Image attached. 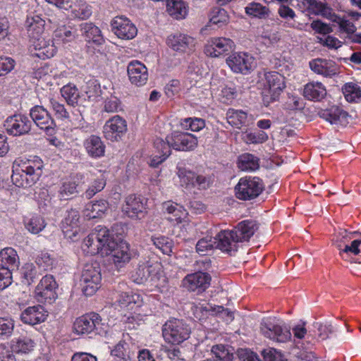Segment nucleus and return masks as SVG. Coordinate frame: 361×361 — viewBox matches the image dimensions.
<instances>
[{"label":"nucleus","mask_w":361,"mask_h":361,"mask_svg":"<svg viewBox=\"0 0 361 361\" xmlns=\"http://www.w3.org/2000/svg\"><path fill=\"white\" fill-rule=\"evenodd\" d=\"M166 8L169 14L176 19L184 18L187 9L182 0H166Z\"/></svg>","instance_id":"obj_42"},{"label":"nucleus","mask_w":361,"mask_h":361,"mask_svg":"<svg viewBox=\"0 0 361 361\" xmlns=\"http://www.w3.org/2000/svg\"><path fill=\"white\" fill-rule=\"evenodd\" d=\"M44 25L45 21L40 16L37 15L27 16L25 26L30 39L43 35L44 34Z\"/></svg>","instance_id":"obj_35"},{"label":"nucleus","mask_w":361,"mask_h":361,"mask_svg":"<svg viewBox=\"0 0 361 361\" xmlns=\"http://www.w3.org/2000/svg\"><path fill=\"white\" fill-rule=\"evenodd\" d=\"M20 264L17 252L12 247H6L0 252V267L9 269L11 274L18 269Z\"/></svg>","instance_id":"obj_34"},{"label":"nucleus","mask_w":361,"mask_h":361,"mask_svg":"<svg viewBox=\"0 0 361 361\" xmlns=\"http://www.w3.org/2000/svg\"><path fill=\"white\" fill-rule=\"evenodd\" d=\"M170 135L163 140L160 137H157L154 141V147L157 153L150 161V166L152 167H157L160 164L169 157L171 153L172 145L169 140Z\"/></svg>","instance_id":"obj_26"},{"label":"nucleus","mask_w":361,"mask_h":361,"mask_svg":"<svg viewBox=\"0 0 361 361\" xmlns=\"http://www.w3.org/2000/svg\"><path fill=\"white\" fill-rule=\"evenodd\" d=\"M245 13L250 16L267 19L270 17L271 11L269 8L257 2H251L245 8Z\"/></svg>","instance_id":"obj_41"},{"label":"nucleus","mask_w":361,"mask_h":361,"mask_svg":"<svg viewBox=\"0 0 361 361\" xmlns=\"http://www.w3.org/2000/svg\"><path fill=\"white\" fill-rule=\"evenodd\" d=\"M238 356L240 361H262L256 353L248 349H239Z\"/></svg>","instance_id":"obj_62"},{"label":"nucleus","mask_w":361,"mask_h":361,"mask_svg":"<svg viewBox=\"0 0 361 361\" xmlns=\"http://www.w3.org/2000/svg\"><path fill=\"white\" fill-rule=\"evenodd\" d=\"M228 19V15L225 9L214 8L212 12L209 23L216 25L218 27H221L227 24Z\"/></svg>","instance_id":"obj_46"},{"label":"nucleus","mask_w":361,"mask_h":361,"mask_svg":"<svg viewBox=\"0 0 361 361\" xmlns=\"http://www.w3.org/2000/svg\"><path fill=\"white\" fill-rule=\"evenodd\" d=\"M127 71L131 83L137 86L145 85L148 80L147 67L138 61H133L129 63Z\"/></svg>","instance_id":"obj_25"},{"label":"nucleus","mask_w":361,"mask_h":361,"mask_svg":"<svg viewBox=\"0 0 361 361\" xmlns=\"http://www.w3.org/2000/svg\"><path fill=\"white\" fill-rule=\"evenodd\" d=\"M109 202L105 200L91 202L85 205L83 214L87 219L101 218L108 210Z\"/></svg>","instance_id":"obj_36"},{"label":"nucleus","mask_w":361,"mask_h":361,"mask_svg":"<svg viewBox=\"0 0 361 361\" xmlns=\"http://www.w3.org/2000/svg\"><path fill=\"white\" fill-rule=\"evenodd\" d=\"M15 66V61L10 57L0 56V76L11 72Z\"/></svg>","instance_id":"obj_58"},{"label":"nucleus","mask_w":361,"mask_h":361,"mask_svg":"<svg viewBox=\"0 0 361 361\" xmlns=\"http://www.w3.org/2000/svg\"><path fill=\"white\" fill-rule=\"evenodd\" d=\"M226 63L235 73L246 75L255 67V58L247 52L231 54L226 59Z\"/></svg>","instance_id":"obj_9"},{"label":"nucleus","mask_w":361,"mask_h":361,"mask_svg":"<svg viewBox=\"0 0 361 361\" xmlns=\"http://www.w3.org/2000/svg\"><path fill=\"white\" fill-rule=\"evenodd\" d=\"M92 13V7L87 4H82L73 10L74 16L81 20L87 19L91 16Z\"/></svg>","instance_id":"obj_59"},{"label":"nucleus","mask_w":361,"mask_h":361,"mask_svg":"<svg viewBox=\"0 0 361 361\" xmlns=\"http://www.w3.org/2000/svg\"><path fill=\"white\" fill-rule=\"evenodd\" d=\"M107 246L109 247V250H106L102 254L109 256V260L116 269L119 270L129 262L131 255L129 245L126 241L110 242Z\"/></svg>","instance_id":"obj_6"},{"label":"nucleus","mask_w":361,"mask_h":361,"mask_svg":"<svg viewBox=\"0 0 361 361\" xmlns=\"http://www.w3.org/2000/svg\"><path fill=\"white\" fill-rule=\"evenodd\" d=\"M121 107L120 100L116 97H110L105 100L104 110L109 113H114L118 111Z\"/></svg>","instance_id":"obj_61"},{"label":"nucleus","mask_w":361,"mask_h":361,"mask_svg":"<svg viewBox=\"0 0 361 361\" xmlns=\"http://www.w3.org/2000/svg\"><path fill=\"white\" fill-rule=\"evenodd\" d=\"M57 287L58 285L53 276H44L35 288L37 299L40 302L52 303L57 298L56 293Z\"/></svg>","instance_id":"obj_10"},{"label":"nucleus","mask_w":361,"mask_h":361,"mask_svg":"<svg viewBox=\"0 0 361 361\" xmlns=\"http://www.w3.org/2000/svg\"><path fill=\"white\" fill-rule=\"evenodd\" d=\"M259 228L258 223L255 220H244L237 224L232 230L220 232L224 242L231 248H228V255H234L238 248V243L247 242Z\"/></svg>","instance_id":"obj_1"},{"label":"nucleus","mask_w":361,"mask_h":361,"mask_svg":"<svg viewBox=\"0 0 361 361\" xmlns=\"http://www.w3.org/2000/svg\"><path fill=\"white\" fill-rule=\"evenodd\" d=\"M0 361H16L13 350L4 344H0Z\"/></svg>","instance_id":"obj_64"},{"label":"nucleus","mask_w":361,"mask_h":361,"mask_svg":"<svg viewBox=\"0 0 361 361\" xmlns=\"http://www.w3.org/2000/svg\"><path fill=\"white\" fill-rule=\"evenodd\" d=\"M194 316L196 319L202 320L211 316H220L223 319L233 321L234 319L233 312L228 309H225L223 306H212L207 304L206 306L202 305H194L191 307Z\"/></svg>","instance_id":"obj_15"},{"label":"nucleus","mask_w":361,"mask_h":361,"mask_svg":"<svg viewBox=\"0 0 361 361\" xmlns=\"http://www.w3.org/2000/svg\"><path fill=\"white\" fill-rule=\"evenodd\" d=\"M51 107L53 110L55 112L56 116L57 118L60 119H66L69 117L68 112L66 111V109L64 107L63 104H61L56 102V100L51 99L50 101Z\"/></svg>","instance_id":"obj_63"},{"label":"nucleus","mask_w":361,"mask_h":361,"mask_svg":"<svg viewBox=\"0 0 361 361\" xmlns=\"http://www.w3.org/2000/svg\"><path fill=\"white\" fill-rule=\"evenodd\" d=\"M82 35L88 42H92L96 44H102L104 38L101 30L92 23H84L80 25Z\"/></svg>","instance_id":"obj_40"},{"label":"nucleus","mask_w":361,"mask_h":361,"mask_svg":"<svg viewBox=\"0 0 361 361\" xmlns=\"http://www.w3.org/2000/svg\"><path fill=\"white\" fill-rule=\"evenodd\" d=\"M247 113L242 110L229 109L227 112V120L230 125L240 129L247 122Z\"/></svg>","instance_id":"obj_43"},{"label":"nucleus","mask_w":361,"mask_h":361,"mask_svg":"<svg viewBox=\"0 0 361 361\" xmlns=\"http://www.w3.org/2000/svg\"><path fill=\"white\" fill-rule=\"evenodd\" d=\"M304 5L310 14L321 16L328 19H331L334 16L332 8L327 4L318 0H305Z\"/></svg>","instance_id":"obj_37"},{"label":"nucleus","mask_w":361,"mask_h":361,"mask_svg":"<svg viewBox=\"0 0 361 361\" xmlns=\"http://www.w3.org/2000/svg\"><path fill=\"white\" fill-rule=\"evenodd\" d=\"M260 330L265 337L278 343H286L291 338V333L288 327L270 322H262L260 324Z\"/></svg>","instance_id":"obj_16"},{"label":"nucleus","mask_w":361,"mask_h":361,"mask_svg":"<svg viewBox=\"0 0 361 361\" xmlns=\"http://www.w3.org/2000/svg\"><path fill=\"white\" fill-rule=\"evenodd\" d=\"M238 167L242 171H255L259 168V159L251 154H243L239 157Z\"/></svg>","instance_id":"obj_45"},{"label":"nucleus","mask_w":361,"mask_h":361,"mask_svg":"<svg viewBox=\"0 0 361 361\" xmlns=\"http://www.w3.org/2000/svg\"><path fill=\"white\" fill-rule=\"evenodd\" d=\"M212 352L214 355V361H232L233 355L230 353L223 345H216L212 347Z\"/></svg>","instance_id":"obj_52"},{"label":"nucleus","mask_w":361,"mask_h":361,"mask_svg":"<svg viewBox=\"0 0 361 361\" xmlns=\"http://www.w3.org/2000/svg\"><path fill=\"white\" fill-rule=\"evenodd\" d=\"M35 49L38 52L36 55L38 57L51 58L56 52V47L54 44L50 37L45 33L39 35L38 37L30 39Z\"/></svg>","instance_id":"obj_23"},{"label":"nucleus","mask_w":361,"mask_h":361,"mask_svg":"<svg viewBox=\"0 0 361 361\" xmlns=\"http://www.w3.org/2000/svg\"><path fill=\"white\" fill-rule=\"evenodd\" d=\"M109 234V231L104 226H98L85 240V245L90 248L92 254L102 253L109 250L107 245L110 242H115Z\"/></svg>","instance_id":"obj_5"},{"label":"nucleus","mask_w":361,"mask_h":361,"mask_svg":"<svg viewBox=\"0 0 361 361\" xmlns=\"http://www.w3.org/2000/svg\"><path fill=\"white\" fill-rule=\"evenodd\" d=\"M190 328L179 319H171L163 326L162 334L165 341L173 345H178L189 338Z\"/></svg>","instance_id":"obj_2"},{"label":"nucleus","mask_w":361,"mask_h":361,"mask_svg":"<svg viewBox=\"0 0 361 361\" xmlns=\"http://www.w3.org/2000/svg\"><path fill=\"white\" fill-rule=\"evenodd\" d=\"M125 345H128L126 343H118L111 351V355L117 357L123 361H127L131 358L130 352H127Z\"/></svg>","instance_id":"obj_57"},{"label":"nucleus","mask_w":361,"mask_h":361,"mask_svg":"<svg viewBox=\"0 0 361 361\" xmlns=\"http://www.w3.org/2000/svg\"><path fill=\"white\" fill-rule=\"evenodd\" d=\"M211 281L210 276L204 272L198 271L188 275L183 279V286L190 291L201 293L206 290L209 286Z\"/></svg>","instance_id":"obj_20"},{"label":"nucleus","mask_w":361,"mask_h":361,"mask_svg":"<svg viewBox=\"0 0 361 361\" xmlns=\"http://www.w3.org/2000/svg\"><path fill=\"white\" fill-rule=\"evenodd\" d=\"M30 116L41 130H44L48 135L54 133L56 124L48 111L42 106H35L30 111Z\"/></svg>","instance_id":"obj_11"},{"label":"nucleus","mask_w":361,"mask_h":361,"mask_svg":"<svg viewBox=\"0 0 361 361\" xmlns=\"http://www.w3.org/2000/svg\"><path fill=\"white\" fill-rule=\"evenodd\" d=\"M150 240L153 245L164 254L169 255L172 252L173 243L169 238L163 235L157 237L152 236Z\"/></svg>","instance_id":"obj_48"},{"label":"nucleus","mask_w":361,"mask_h":361,"mask_svg":"<svg viewBox=\"0 0 361 361\" xmlns=\"http://www.w3.org/2000/svg\"><path fill=\"white\" fill-rule=\"evenodd\" d=\"M127 131V123L120 116L109 118L103 127L104 137L111 142H117L124 136Z\"/></svg>","instance_id":"obj_12"},{"label":"nucleus","mask_w":361,"mask_h":361,"mask_svg":"<svg viewBox=\"0 0 361 361\" xmlns=\"http://www.w3.org/2000/svg\"><path fill=\"white\" fill-rule=\"evenodd\" d=\"M85 183L84 176L81 173H76L64 179L60 188V194L64 198H69L70 196L78 193Z\"/></svg>","instance_id":"obj_27"},{"label":"nucleus","mask_w":361,"mask_h":361,"mask_svg":"<svg viewBox=\"0 0 361 361\" xmlns=\"http://www.w3.org/2000/svg\"><path fill=\"white\" fill-rule=\"evenodd\" d=\"M264 189L259 177H243L235 187L236 197L241 200H250L257 197Z\"/></svg>","instance_id":"obj_3"},{"label":"nucleus","mask_w":361,"mask_h":361,"mask_svg":"<svg viewBox=\"0 0 361 361\" xmlns=\"http://www.w3.org/2000/svg\"><path fill=\"white\" fill-rule=\"evenodd\" d=\"M178 204L171 202H165L163 203V209L168 214H173L176 219H181L183 213L182 207H177Z\"/></svg>","instance_id":"obj_60"},{"label":"nucleus","mask_w":361,"mask_h":361,"mask_svg":"<svg viewBox=\"0 0 361 361\" xmlns=\"http://www.w3.org/2000/svg\"><path fill=\"white\" fill-rule=\"evenodd\" d=\"M112 32L120 39H132L137 33L136 26L126 17L118 16L111 22Z\"/></svg>","instance_id":"obj_13"},{"label":"nucleus","mask_w":361,"mask_h":361,"mask_svg":"<svg viewBox=\"0 0 361 361\" xmlns=\"http://www.w3.org/2000/svg\"><path fill=\"white\" fill-rule=\"evenodd\" d=\"M106 183V179L102 175L100 177L95 178L85 192V197L87 199H91L97 192L102 191L104 188Z\"/></svg>","instance_id":"obj_49"},{"label":"nucleus","mask_w":361,"mask_h":361,"mask_svg":"<svg viewBox=\"0 0 361 361\" xmlns=\"http://www.w3.org/2000/svg\"><path fill=\"white\" fill-rule=\"evenodd\" d=\"M319 116L331 125L345 126L348 123V114L338 106L322 109Z\"/></svg>","instance_id":"obj_21"},{"label":"nucleus","mask_w":361,"mask_h":361,"mask_svg":"<svg viewBox=\"0 0 361 361\" xmlns=\"http://www.w3.org/2000/svg\"><path fill=\"white\" fill-rule=\"evenodd\" d=\"M231 248L228 245H226V242L223 241L221 239V236H220V233H219L216 237L214 238H204L198 240L196 245V250L197 252L202 255H205V252L207 250H211L213 248H218L224 252H226L228 254V249Z\"/></svg>","instance_id":"obj_28"},{"label":"nucleus","mask_w":361,"mask_h":361,"mask_svg":"<svg viewBox=\"0 0 361 361\" xmlns=\"http://www.w3.org/2000/svg\"><path fill=\"white\" fill-rule=\"evenodd\" d=\"M234 48V42L228 38H213L210 44L206 48V53L213 57H218L231 52Z\"/></svg>","instance_id":"obj_24"},{"label":"nucleus","mask_w":361,"mask_h":361,"mask_svg":"<svg viewBox=\"0 0 361 361\" xmlns=\"http://www.w3.org/2000/svg\"><path fill=\"white\" fill-rule=\"evenodd\" d=\"M313 326L317 331V339L326 340L329 338V334L334 332V329L330 322H326L324 323L314 322Z\"/></svg>","instance_id":"obj_50"},{"label":"nucleus","mask_w":361,"mask_h":361,"mask_svg":"<svg viewBox=\"0 0 361 361\" xmlns=\"http://www.w3.org/2000/svg\"><path fill=\"white\" fill-rule=\"evenodd\" d=\"M34 344V342L29 338H20L13 345V348L18 353H27L33 349Z\"/></svg>","instance_id":"obj_55"},{"label":"nucleus","mask_w":361,"mask_h":361,"mask_svg":"<svg viewBox=\"0 0 361 361\" xmlns=\"http://www.w3.org/2000/svg\"><path fill=\"white\" fill-rule=\"evenodd\" d=\"M23 276L27 284H31L37 278V270L32 263H26L23 267Z\"/></svg>","instance_id":"obj_56"},{"label":"nucleus","mask_w":361,"mask_h":361,"mask_svg":"<svg viewBox=\"0 0 361 361\" xmlns=\"http://www.w3.org/2000/svg\"><path fill=\"white\" fill-rule=\"evenodd\" d=\"M102 318L95 312L82 315L75 319L73 329L78 335L89 334L92 332L99 334V329L102 328Z\"/></svg>","instance_id":"obj_8"},{"label":"nucleus","mask_w":361,"mask_h":361,"mask_svg":"<svg viewBox=\"0 0 361 361\" xmlns=\"http://www.w3.org/2000/svg\"><path fill=\"white\" fill-rule=\"evenodd\" d=\"M177 173L183 185L197 187L200 190H205L209 185V180L205 176L197 175L184 167H178Z\"/></svg>","instance_id":"obj_19"},{"label":"nucleus","mask_w":361,"mask_h":361,"mask_svg":"<svg viewBox=\"0 0 361 361\" xmlns=\"http://www.w3.org/2000/svg\"><path fill=\"white\" fill-rule=\"evenodd\" d=\"M44 219L40 216H33L25 223V228L29 232L33 234H37L45 227Z\"/></svg>","instance_id":"obj_51"},{"label":"nucleus","mask_w":361,"mask_h":361,"mask_svg":"<svg viewBox=\"0 0 361 361\" xmlns=\"http://www.w3.org/2000/svg\"><path fill=\"white\" fill-rule=\"evenodd\" d=\"M79 212L76 209L68 211L61 222V229L64 235L70 238L75 236L79 231Z\"/></svg>","instance_id":"obj_31"},{"label":"nucleus","mask_w":361,"mask_h":361,"mask_svg":"<svg viewBox=\"0 0 361 361\" xmlns=\"http://www.w3.org/2000/svg\"><path fill=\"white\" fill-rule=\"evenodd\" d=\"M4 126L9 135L19 136L25 135L30 131L32 122L24 115L15 114L8 117Z\"/></svg>","instance_id":"obj_14"},{"label":"nucleus","mask_w":361,"mask_h":361,"mask_svg":"<svg viewBox=\"0 0 361 361\" xmlns=\"http://www.w3.org/2000/svg\"><path fill=\"white\" fill-rule=\"evenodd\" d=\"M47 316L42 305H36L27 307L21 313L20 319L24 324L35 325L44 322Z\"/></svg>","instance_id":"obj_30"},{"label":"nucleus","mask_w":361,"mask_h":361,"mask_svg":"<svg viewBox=\"0 0 361 361\" xmlns=\"http://www.w3.org/2000/svg\"><path fill=\"white\" fill-rule=\"evenodd\" d=\"M147 200L141 195H130L126 199L123 211L131 219H142L146 214Z\"/></svg>","instance_id":"obj_17"},{"label":"nucleus","mask_w":361,"mask_h":361,"mask_svg":"<svg viewBox=\"0 0 361 361\" xmlns=\"http://www.w3.org/2000/svg\"><path fill=\"white\" fill-rule=\"evenodd\" d=\"M14 329V321L8 317H0V337L8 338Z\"/></svg>","instance_id":"obj_54"},{"label":"nucleus","mask_w":361,"mask_h":361,"mask_svg":"<svg viewBox=\"0 0 361 361\" xmlns=\"http://www.w3.org/2000/svg\"><path fill=\"white\" fill-rule=\"evenodd\" d=\"M168 45L176 51L184 52L195 46V39L185 34H176L167 39Z\"/></svg>","instance_id":"obj_33"},{"label":"nucleus","mask_w":361,"mask_h":361,"mask_svg":"<svg viewBox=\"0 0 361 361\" xmlns=\"http://www.w3.org/2000/svg\"><path fill=\"white\" fill-rule=\"evenodd\" d=\"M337 247L341 252L351 253L355 255H360L358 263H361V239L353 240L350 245H345L343 249H341V244H338Z\"/></svg>","instance_id":"obj_53"},{"label":"nucleus","mask_w":361,"mask_h":361,"mask_svg":"<svg viewBox=\"0 0 361 361\" xmlns=\"http://www.w3.org/2000/svg\"><path fill=\"white\" fill-rule=\"evenodd\" d=\"M169 140L173 149L177 151L192 150L197 145V137L185 132L175 131L172 133Z\"/></svg>","instance_id":"obj_18"},{"label":"nucleus","mask_w":361,"mask_h":361,"mask_svg":"<svg viewBox=\"0 0 361 361\" xmlns=\"http://www.w3.org/2000/svg\"><path fill=\"white\" fill-rule=\"evenodd\" d=\"M61 92L69 105L85 108L90 104V100L87 99V95L80 93L75 85L71 84L65 85L61 89Z\"/></svg>","instance_id":"obj_22"},{"label":"nucleus","mask_w":361,"mask_h":361,"mask_svg":"<svg viewBox=\"0 0 361 361\" xmlns=\"http://www.w3.org/2000/svg\"><path fill=\"white\" fill-rule=\"evenodd\" d=\"M42 164L41 162H33V165H27L24 168L13 171L11 179L17 187L30 188L35 185L42 175Z\"/></svg>","instance_id":"obj_4"},{"label":"nucleus","mask_w":361,"mask_h":361,"mask_svg":"<svg viewBox=\"0 0 361 361\" xmlns=\"http://www.w3.org/2000/svg\"><path fill=\"white\" fill-rule=\"evenodd\" d=\"M305 98L312 101H320L326 95V90L321 82H309L303 90Z\"/></svg>","instance_id":"obj_39"},{"label":"nucleus","mask_w":361,"mask_h":361,"mask_svg":"<svg viewBox=\"0 0 361 361\" xmlns=\"http://www.w3.org/2000/svg\"><path fill=\"white\" fill-rule=\"evenodd\" d=\"M84 146L87 154L93 157L97 158L104 155L105 145L101 138L96 135H91L85 140Z\"/></svg>","instance_id":"obj_38"},{"label":"nucleus","mask_w":361,"mask_h":361,"mask_svg":"<svg viewBox=\"0 0 361 361\" xmlns=\"http://www.w3.org/2000/svg\"><path fill=\"white\" fill-rule=\"evenodd\" d=\"M101 279L100 268L97 264H85L80 278L84 294L92 295L99 288Z\"/></svg>","instance_id":"obj_7"},{"label":"nucleus","mask_w":361,"mask_h":361,"mask_svg":"<svg viewBox=\"0 0 361 361\" xmlns=\"http://www.w3.org/2000/svg\"><path fill=\"white\" fill-rule=\"evenodd\" d=\"M310 67L314 73L331 78L338 73V66L331 60L315 59L310 62Z\"/></svg>","instance_id":"obj_29"},{"label":"nucleus","mask_w":361,"mask_h":361,"mask_svg":"<svg viewBox=\"0 0 361 361\" xmlns=\"http://www.w3.org/2000/svg\"><path fill=\"white\" fill-rule=\"evenodd\" d=\"M151 274L150 267L142 264L139 266L131 274L133 282L137 284L145 283Z\"/></svg>","instance_id":"obj_47"},{"label":"nucleus","mask_w":361,"mask_h":361,"mask_svg":"<svg viewBox=\"0 0 361 361\" xmlns=\"http://www.w3.org/2000/svg\"><path fill=\"white\" fill-rule=\"evenodd\" d=\"M140 295L130 292H122L117 298V302L121 308L133 310L135 305L140 302Z\"/></svg>","instance_id":"obj_44"},{"label":"nucleus","mask_w":361,"mask_h":361,"mask_svg":"<svg viewBox=\"0 0 361 361\" xmlns=\"http://www.w3.org/2000/svg\"><path fill=\"white\" fill-rule=\"evenodd\" d=\"M265 79L270 93V101H275L285 88L284 77L277 72L265 74Z\"/></svg>","instance_id":"obj_32"}]
</instances>
